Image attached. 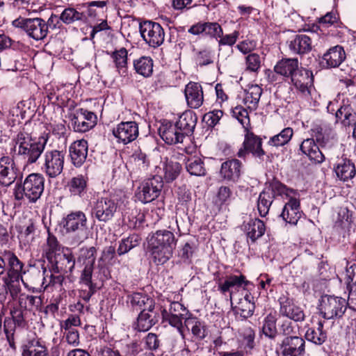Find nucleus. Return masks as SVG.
Wrapping results in <instances>:
<instances>
[{"mask_svg":"<svg viewBox=\"0 0 356 356\" xmlns=\"http://www.w3.org/2000/svg\"><path fill=\"white\" fill-rule=\"evenodd\" d=\"M273 70L284 81H290L300 93L310 95L309 88L314 83L313 72L302 67L297 58H282L276 63Z\"/></svg>","mask_w":356,"mask_h":356,"instance_id":"obj_1","label":"nucleus"},{"mask_svg":"<svg viewBox=\"0 0 356 356\" xmlns=\"http://www.w3.org/2000/svg\"><path fill=\"white\" fill-rule=\"evenodd\" d=\"M147 241L152 262L156 266H162L173 257L178 238L172 232L163 229L149 233Z\"/></svg>","mask_w":356,"mask_h":356,"instance_id":"obj_2","label":"nucleus"},{"mask_svg":"<svg viewBox=\"0 0 356 356\" xmlns=\"http://www.w3.org/2000/svg\"><path fill=\"white\" fill-rule=\"evenodd\" d=\"M48 268L51 275L49 282L46 284V289L50 286L60 287L65 275L71 273L75 266L76 259L71 249L63 247L61 252L54 255H47Z\"/></svg>","mask_w":356,"mask_h":356,"instance_id":"obj_3","label":"nucleus"},{"mask_svg":"<svg viewBox=\"0 0 356 356\" xmlns=\"http://www.w3.org/2000/svg\"><path fill=\"white\" fill-rule=\"evenodd\" d=\"M4 259L6 260V274L3 281L6 289L13 297L20 291L19 280L23 281L22 275L24 264L17 257L10 251H4Z\"/></svg>","mask_w":356,"mask_h":356,"instance_id":"obj_4","label":"nucleus"},{"mask_svg":"<svg viewBox=\"0 0 356 356\" xmlns=\"http://www.w3.org/2000/svg\"><path fill=\"white\" fill-rule=\"evenodd\" d=\"M120 205V198L115 193H108L98 197L93 202L92 216L99 222H108L114 218Z\"/></svg>","mask_w":356,"mask_h":356,"instance_id":"obj_5","label":"nucleus"},{"mask_svg":"<svg viewBox=\"0 0 356 356\" xmlns=\"http://www.w3.org/2000/svg\"><path fill=\"white\" fill-rule=\"evenodd\" d=\"M348 306V302L345 298L325 294L321 297L318 309L325 319H340L347 311Z\"/></svg>","mask_w":356,"mask_h":356,"instance_id":"obj_6","label":"nucleus"},{"mask_svg":"<svg viewBox=\"0 0 356 356\" xmlns=\"http://www.w3.org/2000/svg\"><path fill=\"white\" fill-rule=\"evenodd\" d=\"M244 132V140L236 156L245 160L248 156L251 155L258 163H263L266 152L263 148L262 138L250 129Z\"/></svg>","mask_w":356,"mask_h":356,"instance_id":"obj_7","label":"nucleus"},{"mask_svg":"<svg viewBox=\"0 0 356 356\" xmlns=\"http://www.w3.org/2000/svg\"><path fill=\"white\" fill-rule=\"evenodd\" d=\"M44 180L42 175L33 173L29 175L24 181L23 186H17L15 189V198L22 200L26 197L30 202H36L44 191Z\"/></svg>","mask_w":356,"mask_h":356,"instance_id":"obj_8","label":"nucleus"},{"mask_svg":"<svg viewBox=\"0 0 356 356\" xmlns=\"http://www.w3.org/2000/svg\"><path fill=\"white\" fill-rule=\"evenodd\" d=\"M86 215L82 211H72L64 216L60 222V225L67 234L76 233L79 243L83 242L88 238V228Z\"/></svg>","mask_w":356,"mask_h":356,"instance_id":"obj_9","label":"nucleus"},{"mask_svg":"<svg viewBox=\"0 0 356 356\" xmlns=\"http://www.w3.org/2000/svg\"><path fill=\"white\" fill-rule=\"evenodd\" d=\"M234 271L237 274H227L225 277V280H223L222 277L220 276L218 273L214 274L218 291L224 296H229L231 302L233 296V289H238L243 288L246 289L248 286H253V284L247 280L246 276L238 270L236 269Z\"/></svg>","mask_w":356,"mask_h":356,"instance_id":"obj_10","label":"nucleus"},{"mask_svg":"<svg viewBox=\"0 0 356 356\" xmlns=\"http://www.w3.org/2000/svg\"><path fill=\"white\" fill-rule=\"evenodd\" d=\"M139 31L143 40L150 47L157 48L161 46L165 40V31L158 22L145 20L139 23Z\"/></svg>","mask_w":356,"mask_h":356,"instance_id":"obj_11","label":"nucleus"},{"mask_svg":"<svg viewBox=\"0 0 356 356\" xmlns=\"http://www.w3.org/2000/svg\"><path fill=\"white\" fill-rule=\"evenodd\" d=\"M161 314L162 323H168L180 332H182L183 320L185 321L188 317H190V314H192L184 305L178 301L171 302L169 309L163 308Z\"/></svg>","mask_w":356,"mask_h":356,"instance_id":"obj_12","label":"nucleus"},{"mask_svg":"<svg viewBox=\"0 0 356 356\" xmlns=\"http://www.w3.org/2000/svg\"><path fill=\"white\" fill-rule=\"evenodd\" d=\"M163 188V181L160 176H153L143 180L137 189L136 197L143 204L156 200Z\"/></svg>","mask_w":356,"mask_h":356,"instance_id":"obj_13","label":"nucleus"},{"mask_svg":"<svg viewBox=\"0 0 356 356\" xmlns=\"http://www.w3.org/2000/svg\"><path fill=\"white\" fill-rule=\"evenodd\" d=\"M275 353L280 356H305V340L300 336L283 337L277 343Z\"/></svg>","mask_w":356,"mask_h":356,"instance_id":"obj_14","label":"nucleus"},{"mask_svg":"<svg viewBox=\"0 0 356 356\" xmlns=\"http://www.w3.org/2000/svg\"><path fill=\"white\" fill-rule=\"evenodd\" d=\"M280 305L279 315L283 318L293 320L294 322H302L305 319L304 310L294 302L289 294H282L278 298Z\"/></svg>","mask_w":356,"mask_h":356,"instance_id":"obj_15","label":"nucleus"},{"mask_svg":"<svg viewBox=\"0 0 356 356\" xmlns=\"http://www.w3.org/2000/svg\"><path fill=\"white\" fill-rule=\"evenodd\" d=\"M335 103L330 102L327 107L329 113L335 114L337 122H340L343 127H353L356 124V112L350 100L343 99L337 109L334 108Z\"/></svg>","mask_w":356,"mask_h":356,"instance_id":"obj_16","label":"nucleus"},{"mask_svg":"<svg viewBox=\"0 0 356 356\" xmlns=\"http://www.w3.org/2000/svg\"><path fill=\"white\" fill-rule=\"evenodd\" d=\"M112 133L118 143L128 145L138 137V124L136 121H122L113 129Z\"/></svg>","mask_w":356,"mask_h":356,"instance_id":"obj_17","label":"nucleus"},{"mask_svg":"<svg viewBox=\"0 0 356 356\" xmlns=\"http://www.w3.org/2000/svg\"><path fill=\"white\" fill-rule=\"evenodd\" d=\"M318 64L322 69L330 70L339 67L346 58L344 48L339 44L330 47L321 56H318Z\"/></svg>","mask_w":356,"mask_h":356,"instance_id":"obj_18","label":"nucleus"},{"mask_svg":"<svg viewBox=\"0 0 356 356\" xmlns=\"http://www.w3.org/2000/svg\"><path fill=\"white\" fill-rule=\"evenodd\" d=\"M242 162L237 159H228L222 163L219 175L222 181L236 184L242 174Z\"/></svg>","mask_w":356,"mask_h":356,"instance_id":"obj_19","label":"nucleus"},{"mask_svg":"<svg viewBox=\"0 0 356 356\" xmlns=\"http://www.w3.org/2000/svg\"><path fill=\"white\" fill-rule=\"evenodd\" d=\"M64 164V153L62 150L54 149L51 145L46 151V174L51 177L60 175Z\"/></svg>","mask_w":356,"mask_h":356,"instance_id":"obj_20","label":"nucleus"},{"mask_svg":"<svg viewBox=\"0 0 356 356\" xmlns=\"http://www.w3.org/2000/svg\"><path fill=\"white\" fill-rule=\"evenodd\" d=\"M333 171L340 181L346 182L356 176V166L354 161L343 154L334 164Z\"/></svg>","mask_w":356,"mask_h":356,"instance_id":"obj_21","label":"nucleus"},{"mask_svg":"<svg viewBox=\"0 0 356 356\" xmlns=\"http://www.w3.org/2000/svg\"><path fill=\"white\" fill-rule=\"evenodd\" d=\"M222 26L217 22L200 21L193 24L188 32L194 35H202L211 39H218L222 35Z\"/></svg>","mask_w":356,"mask_h":356,"instance_id":"obj_22","label":"nucleus"},{"mask_svg":"<svg viewBox=\"0 0 356 356\" xmlns=\"http://www.w3.org/2000/svg\"><path fill=\"white\" fill-rule=\"evenodd\" d=\"M161 139L168 145L182 143L185 138L175 122L163 120L158 129Z\"/></svg>","mask_w":356,"mask_h":356,"instance_id":"obj_23","label":"nucleus"},{"mask_svg":"<svg viewBox=\"0 0 356 356\" xmlns=\"http://www.w3.org/2000/svg\"><path fill=\"white\" fill-rule=\"evenodd\" d=\"M13 23L15 26L23 29L34 40H39L44 38V23L41 18L18 19Z\"/></svg>","mask_w":356,"mask_h":356,"instance_id":"obj_24","label":"nucleus"},{"mask_svg":"<svg viewBox=\"0 0 356 356\" xmlns=\"http://www.w3.org/2000/svg\"><path fill=\"white\" fill-rule=\"evenodd\" d=\"M184 95L187 106L191 108H199L204 102L203 89L200 83L188 82L184 88Z\"/></svg>","mask_w":356,"mask_h":356,"instance_id":"obj_25","label":"nucleus"},{"mask_svg":"<svg viewBox=\"0 0 356 356\" xmlns=\"http://www.w3.org/2000/svg\"><path fill=\"white\" fill-rule=\"evenodd\" d=\"M88 152V143L85 139L76 140L69 147L71 162L76 168H81L86 162Z\"/></svg>","mask_w":356,"mask_h":356,"instance_id":"obj_26","label":"nucleus"},{"mask_svg":"<svg viewBox=\"0 0 356 356\" xmlns=\"http://www.w3.org/2000/svg\"><path fill=\"white\" fill-rule=\"evenodd\" d=\"M303 213L298 197H290L285 203L280 216L287 223L296 225Z\"/></svg>","mask_w":356,"mask_h":356,"instance_id":"obj_27","label":"nucleus"},{"mask_svg":"<svg viewBox=\"0 0 356 356\" xmlns=\"http://www.w3.org/2000/svg\"><path fill=\"white\" fill-rule=\"evenodd\" d=\"M88 181L87 175L79 174L71 178L66 185L70 196L81 199L87 197L89 190Z\"/></svg>","mask_w":356,"mask_h":356,"instance_id":"obj_28","label":"nucleus"},{"mask_svg":"<svg viewBox=\"0 0 356 356\" xmlns=\"http://www.w3.org/2000/svg\"><path fill=\"white\" fill-rule=\"evenodd\" d=\"M127 302H130L133 310L148 311L154 313L155 301L145 293L134 292L127 296Z\"/></svg>","mask_w":356,"mask_h":356,"instance_id":"obj_29","label":"nucleus"},{"mask_svg":"<svg viewBox=\"0 0 356 356\" xmlns=\"http://www.w3.org/2000/svg\"><path fill=\"white\" fill-rule=\"evenodd\" d=\"M197 122V116L192 110L182 113L175 122L178 129L183 134L184 138L193 134Z\"/></svg>","mask_w":356,"mask_h":356,"instance_id":"obj_30","label":"nucleus"},{"mask_svg":"<svg viewBox=\"0 0 356 356\" xmlns=\"http://www.w3.org/2000/svg\"><path fill=\"white\" fill-rule=\"evenodd\" d=\"M277 314L275 312H271L264 316L261 326L259 328V336L275 341L277 337L279 332L277 327Z\"/></svg>","mask_w":356,"mask_h":356,"instance_id":"obj_31","label":"nucleus"},{"mask_svg":"<svg viewBox=\"0 0 356 356\" xmlns=\"http://www.w3.org/2000/svg\"><path fill=\"white\" fill-rule=\"evenodd\" d=\"M300 151L314 163H322L325 157L313 138L304 139L300 145Z\"/></svg>","mask_w":356,"mask_h":356,"instance_id":"obj_32","label":"nucleus"},{"mask_svg":"<svg viewBox=\"0 0 356 356\" xmlns=\"http://www.w3.org/2000/svg\"><path fill=\"white\" fill-rule=\"evenodd\" d=\"M238 335L241 339V350L246 353V356H252L258 351L255 341L256 332L252 327H243L238 332Z\"/></svg>","mask_w":356,"mask_h":356,"instance_id":"obj_33","label":"nucleus"},{"mask_svg":"<svg viewBox=\"0 0 356 356\" xmlns=\"http://www.w3.org/2000/svg\"><path fill=\"white\" fill-rule=\"evenodd\" d=\"M243 230L248 238L252 243L262 237L266 230L265 222L258 218H250L247 222L243 224Z\"/></svg>","mask_w":356,"mask_h":356,"instance_id":"obj_34","label":"nucleus"},{"mask_svg":"<svg viewBox=\"0 0 356 356\" xmlns=\"http://www.w3.org/2000/svg\"><path fill=\"white\" fill-rule=\"evenodd\" d=\"M17 175L10 157L3 156L0 158V185L9 186L16 179Z\"/></svg>","mask_w":356,"mask_h":356,"instance_id":"obj_35","label":"nucleus"},{"mask_svg":"<svg viewBox=\"0 0 356 356\" xmlns=\"http://www.w3.org/2000/svg\"><path fill=\"white\" fill-rule=\"evenodd\" d=\"M159 321V314L155 312L152 315L151 312L140 311L136 319L132 323L133 329L136 332H147L149 330Z\"/></svg>","mask_w":356,"mask_h":356,"instance_id":"obj_36","label":"nucleus"},{"mask_svg":"<svg viewBox=\"0 0 356 356\" xmlns=\"http://www.w3.org/2000/svg\"><path fill=\"white\" fill-rule=\"evenodd\" d=\"M106 54L110 56L119 74L121 76H127L128 75V51L127 49L121 47L113 51H106Z\"/></svg>","mask_w":356,"mask_h":356,"instance_id":"obj_37","label":"nucleus"},{"mask_svg":"<svg viewBox=\"0 0 356 356\" xmlns=\"http://www.w3.org/2000/svg\"><path fill=\"white\" fill-rule=\"evenodd\" d=\"M353 222V212L346 207H341L337 213V218L334 225V229L339 234L348 232Z\"/></svg>","mask_w":356,"mask_h":356,"instance_id":"obj_38","label":"nucleus"},{"mask_svg":"<svg viewBox=\"0 0 356 356\" xmlns=\"http://www.w3.org/2000/svg\"><path fill=\"white\" fill-rule=\"evenodd\" d=\"M312 49V39L307 35H295L289 43V49L294 54L303 55L311 51Z\"/></svg>","mask_w":356,"mask_h":356,"instance_id":"obj_39","label":"nucleus"},{"mask_svg":"<svg viewBox=\"0 0 356 356\" xmlns=\"http://www.w3.org/2000/svg\"><path fill=\"white\" fill-rule=\"evenodd\" d=\"M305 337L308 341L316 345L323 344L327 339V332L324 330V322L318 321L316 326L308 328Z\"/></svg>","mask_w":356,"mask_h":356,"instance_id":"obj_40","label":"nucleus"},{"mask_svg":"<svg viewBox=\"0 0 356 356\" xmlns=\"http://www.w3.org/2000/svg\"><path fill=\"white\" fill-rule=\"evenodd\" d=\"M122 218L124 224L129 228L136 229L142 225L145 220L143 213H141L136 208H124L122 211Z\"/></svg>","mask_w":356,"mask_h":356,"instance_id":"obj_41","label":"nucleus"},{"mask_svg":"<svg viewBox=\"0 0 356 356\" xmlns=\"http://www.w3.org/2000/svg\"><path fill=\"white\" fill-rule=\"evenodd\" d=\"M185 161L186 171L191 175L197 177H204L207 172L203 158L193 156L188 157Z\"/></svg>","mask_w":356,"mask_h":356,"instance_id":"obj_42","label":"nucleus"},{"mask_svg":"<svg viewBox=\"0 0 356 356\" xmlns=\"http://www.w3.org/2000/svg\"><path fill=\"white\" fill-rule=\"evenodd\" d=\"M12 319H6L4 321V332L8 338L10 334H13V331L16 326L23 327L26 325L23 312L20 309H14L10 311Z\"/></svg>","mask_w":356,"mask_h":356,"instance_id":"obj_43","label":"nucleus"},{"mask_svg":"<svg viewBox=\"0 0 356 356\" xmlns=\"http://www.w3.org/2000/svg\"><path fill=\"white\" fill-rule=\"evenodd\" d=\"M163 178L166 183H172L177 179L182 170L181 165L172 159L165 158L163 164Z\"/></svg>","mask_w":356,"mask_h":356,"instance_id":"obj_44","label":"nucleus"},{"mask_svg":"<svg viewBox=\"0 0 356 356\" xmlns=\"http://www.w3.org/2000/svg\"><path fill=\"white\" fill-rule=\"evenodd\" d=\"M136 72L144 78H149L153 74L154 60L150 56H141L134 60Z\"/></svg>","mask_w":356,"mask_h":356,"instance_id":"obj_45","label":"nucleus"},{"mask_svg":"<svg viewBox=\"0 0 356 356\" xmlns=\"http://www.w3.org/2000/svg\"><path fill=\"white\" fill-rule=\"evenodd\" d=\"M184 324L186 327L189 325H192L191 333L195 339L202 341L207 336V330L205 323L199 320L197 317L193 316V314H190V317L186 319Z\"/></svg>","mask_w":356,"mask_h":356,"instance_id":"obj_46","label":"nucleus"},{"mask_svg":"<svg viewBox=\"0 0 356 356\" xmlns=\"http://www.w3.org/2000/svg\"><path fill=\"white\" fill-rule=\"evenodd\" d=\"M60 19L66 24L77 22L85 23L88 19V15L85 12L78 10L76 8L68 7L62 12Z\"/></svg>","mask_w":356,"mask_h":356,"instance_id":"obj_47","label":"nucleus"},{"mask_svg":"<svg viewBox=\"0 0 356 356\" xmlns=\"http://www.w3.org/2000/svg\"><path fill=\"white\" fill-rule=\"evenodd\" d=\"M142 238L136 233L130 234L127 237L123 238L119 241V246L117 249V254L122 256L128 253L132 249L140 245Z\"/></svg>","mask_w":356,"mask_h":356,"instance_id":"obj_48","label":"nucleus"},{"mask_svg":"<svg viewBox=\"0 0 356 356\" xmlns=\"http://www.w3.org/2000/svg\"><path fill=\"white\" fill-rule=\"evenodd\" d=\"M275 200V197L270 195L269 191L264 189L259 195L257 199V210L261 217H266Z\"/></svg>","mask_w":356,"mask_h":356,"instance_id":"obj_49","label":"nucleus"},{"mask_svg":"<svg viewBox=\"0 0 356 356\" xmlns=\"http://www.w3.org/2000/svg\"><path fill=\"white\" fill-rule=\"evenodd\" d=\"M245 97L244 101L245 104H248V108L257 109L258 107L260 97L262 95L263 90L258 85L249 86L248 89L245 90Z\"/></svg>","mask_w":356,"mask_h":356,"instance_id":"obj_50","label":"nucleus"},{"mask_svg":"<svg viewBox=\"0 0 356 356\" xmlns=\"http://www.w3.org/2000/svg\"><path fill=\"white\" fill-rule=\"evenodd\" d=\"M70 127L74 132L86 133L92 129L90 124L85 120L86 118H83L81 113L79 114L76 110L70 115Z\"/></svg>","mask_w":356,"mask_h":356,"instance_id":"obj_51","label":"nucleus"},{"mask_svg":"<svg viewBox=\"0 0 356 356\" xmlns=\"http://www.w3.org/2000/svg\"><path fill=\"white\" fill-rule=\"evenodd\" d=\"M317 23L323 28H328L331 26H334L335 28H341L343 26L340 20L339 14L334 10L318 18Z\"/></svg>","mask_w":356,"mask_h":356,"instance_id":"obj_52","label":"nucleus"},{"mask_svg":"<svg viewBox=\"0 0 356 356\" xmlns=\"http://www.w3.org/2000/svg\"><path fill=\"white\" fill-rule=\"evenodd\" d=\"M116 252L117 250L115 247L112 245L104 248L102 251V256L99 260L98 268H99V271L104 274L105 279L108 278L109 270L106 266L100 264V262H102L103 264L110 263L114 259Z\"/></svg>","mask_w":356,"mask_h":356,"instance_id":"obj_53","label":"nucleus"},{"mask_svg":"<svg viewBox=\"0 0 356 356\" xmlns=\"http://www.w3.org/2000/svg\"><path fill=\"white\" fill-rule=\"evenodd\" d=\"M293 135V130L291 127L284 128L277 135L270 138L268 144L270 146H284L291 140Z\"/></svg>","mask_w":356,"mask_h":356,"instance_id":"obj_54","label":"nucleus"},{"mask_svg":"<svg viewBox=\"0 0 356 356\" xmlns=\"http://www.w3.org/2000/svg\"><path fill=\"white\" fill-rule=\"evenodd\" d=\"M22 356H44V341L41 339L31 341L24 348Z\"/></svg>","mask_w":356,"mask_h":356,"instance_id":"obj_55","label":"nucleus"},{"mask_svg":"<svg viewBox=\"0 0 356 356\" xmlns=\"http://www.w3.org/2000/svg\"><path fill=\"white\" fill-rule=\"evenodd\" d=\"M232 302H231V305L232 307V310L236 314H239L240 316L243 320H246L248 318L253 316L254 310H255V303H250L247 302L246 300H239L238 302V305L233 307Z\"/></svg>","mask_w":356,"mask_h":356,"instance_id":"obj_56","label":"nucleus"},{"mask_svg":"<svg viewBox=\"0 0 356 356\" xmlns=\"http://www.w3.org/2000/svg\"><path fill=\"white\" fill-rule=\"evenodd\" d=\"M44 149V143H34L33 145H29L27 150L24 153L19 154V155L24 156L27 159V162L29 163H35Z\"/></svg>","mask_w":356,"mask_h":356,"instance_id":"obj_57","label":"nucleus"},{"mask_svg":"<svg viewBox=\"0 0 356 356\" xmlns=\"http://www.w3.org/2000/svg\"><path fill=\"white\" fill-rule=\"evenodd\" d=\"M97 249L95 247L82 248L77 261H83L84 266H94L96 260Z\"/></svg>","mask_w":356,"mask_h":356,"instance_id":"obj_58","label":"nucleus"},{"mask_svg":"<svg viewBox=\"0 0 356 356\" xmlns=\"http://www.w3.org/2000/svg\"><path fill=\"white\" fill-rule=\"evenodd\" d=\"M232 116L242 124L244 131L250 128V120L246 108L242 106H236L232 111Z\"/></svg>","mask_w":356,"mask_h":356,"instance_id":"obj_59","label":"nucleus"},{"mask_svg":"<svg viewBox=\"0 0 356 356\" xmlns=\"http://www.w3.org/2000/svg\"><path fill=\"white\" fill-rule=\"evenodd\" d=\"M15 140V151L17 152L18 154L24 153L29 146L34 143L31 142L32 140L29 134L25 132H19Z\"/></svg>","mask_w":356,"mask_h":356,"instance_id":"obj_60","label":"nucleus"},{"mask_svg":"<svg viewBox=\"0 0 356 356\" xmlns=\"http://www.w3.org/2000/svg\"><path fill=\"white\" fill-rule=\"evenodd\" d=\"M346 284L349 295L356 294V264L347 266Z\"/></svg>","mask_w":356,"mask_h":356,"instance_id":"obj_61","label":"nucleus"},{"mask_svg":"<svg viewBox=\"0 0 356 356\" xmlns=\"http://www.w3.org/2000/svg\"><path fill=\"white\" fill-rule=\"evenodd\" d=\"M266 185H268V191H271L270 195L274 196L275 199L285 195L286 185L281 182L277 177H273L271 180L268 181Z\"/></svg>","mask_w":356,"mask_h":356,"instance_id":"obj_62","label":"nucleus"},{"mask_svg":"<svg viewBox=\"0 0 356 356\" xmlns=\"http://www.w3.org/2000/svg\"><path fill=\"white\" fill-rule=\"evenodd\" d=\"M223 115V111L220 109H213L206 113L202 118V121L205 122L209 128H213L219 123V121Z\"/></svg>","mask_w":356,"mask_h":356,"instance_id":"obj_63","label":"nucleus"},{"mask_svg":"<svg viewBox=\"0 0 356 356\" xmlns=\"http://www.w3.org/2000/svg\"><path fill=\"white\" fill-rule=\"evenodd\" d=\"M293 322L294 321L293 320L286 318L279 321V330L280 333L283 335V337L294 336L293 334L296 333V325H294Z\"/></svg>","mask_w":356,"mask_h":356,"instance_id":"obj_64","label":"nucleus"}]
</instances>
